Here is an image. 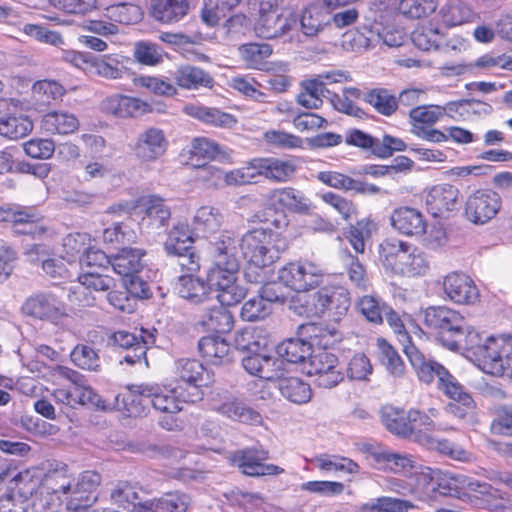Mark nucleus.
<instances>
[{
  "label": "nucleus",
  "instance_id": "obj_34",
  "mask_svg": "<svg viewBox=\"0 0 512 512\" xmlns=\"http://www.w3.org/2000/svg\"><path fill=\"white\" fill-rule=\"evenodd\" d=\"M274 380L277 381V388L286 400L298 405L306 404L311 400L310 385L298 377H282V367L279 377Z\"/></svg>",
  "mask_w": 512,
  "mask_h": 512
},
{
  "label": "nucleus",
  "instance_id": "obj_10",
  "mask_svg": "<svg viewBox=\"0 0 512 512\" xmlns=\"http://www.w3.org/2000/svg\"><path fill=\"white\" fill-rule=\"evenodd\" d=\"M404 352L420 381L430 384L434 379H437V388L442 393H449L448 388L453 387L458 382L443 365L426 358L415 345H404Z\"/></svg>",
  "mask_w": 512,
  "mask_h": 512
},
{
  "label": "nucleus",
  "instance_id": "obj_47",
  "mask_svg": "<svg viewBox=\"0 0 512 512\" xmlns=\"http://www.w3.org/2000/svg\"><path fill=\"white\" fill-rule=\"evenodd\" d=\"M439 14L441 20L447 26H457L473 21L475 13L469 5L460 0H450L444 4Z\"/></svg>",
  "mask_w": 512,
  "mask_h": 512
},
{
  "label": "nucleus",
  "instance_id": "obj_53",
  "mask_svg": "<svg viewBox=\"0 0 512 512\" xmlns=\"http://www.w3.org/2000/svg\"><path fill=\"white\" fill-rule=\"evenodd\" d=\"M88 245H90V236L87 233H70L62 240L61 258L70 264L80 261Z\"/></svg>",
  "mask_w": 512,
  "mask_h": 512
},
{
  "label": "nucleus",
  "instance_id": "obj_45",
  "mask_svg": "<svg viewBox=\"0 0 512 512\" xmlns=\"http://www.w3.org/2000/svg\"><path fill=\"white\" fill-rule=\"evenodd\" d=\"M278 355L285 361L293 364L310 360L312 354V345L299 338H290L277 346Z\"/></svg>",
  "mask_w": 512,
  "mask_h": 512
},
{
  "label": "nucleus",
  "instance_id": "obj_30",
  "mask_svg": "<svg viewBox=\"0 0 512 512\" xmlns=\"http://www.w3.org/2000/svg\"><path fill=\"white\" fill-rule=\"evenodd\" d=\"M214 410L221 415L243 424L261 425L263 422L261 414L242 400L230 398L214 406Z\"/></svg>",
  "mask_w": 512,
  "mask_h": 512
},
{
  "label": "nucleus",
  "instance_id": "obj_64",
  "mask_svg": "<svg viewBox=\"0 0 512 512\" xmlns=\"http://www.w3.org/2000/svg\"><path fill=\"white\" fill-rule=\"evenodd\" d=\"M414 507V504L408 500L382 497L365 504L363 510L366 512H408Z\"/></svg>",
  "mask_w": 512,
  "mask_h": 512
},
{
  "label": "nucleus",
  "instance_id": "obj_5",
  "mask_svg": "<svg viewBox=\"0 0 512 512\" xmlns=\"http://www.w3.org/2000/svg\"><path fill=\"white\" fill-rule=\"evenodd\" d=\"M423 323L444 347L458 349L465 328V319L459 312L446 306L428 307Z\"/></svg>",
  "mask_w": 512,
  "mask_h": 512
},
{
  "label": "nucleus",
  "instance_id": "obj_54",
  "mask_svg": "<svg viewBox=\"0 0 512 512\" xmlns=\"http://www.w3.org/2000/svg\"><path fill=\"white\" fill-rule=\"evenodd\" d=\"M241 0H204L202 20L209 26H216L220 20L239 5Z\"/></svg>",
  "mask_w": 512,
  "mask_h": 512
},
{
  "label": "nucleus",
  "instance_id": "obj_41",
  "mask_svg": "<svg viewBox=\"0 0 512 512\" xmlns=\"http://www.w3.org/2000/svg\"><path fill=\"white\" fill-rule=\"evenodd\" d=\"M191 497L182 491L164 493L156 500H149L147 512H186Z\"/></svg>",
  "mask_w": 512,
  "mask_h": 512
},
{
  "label": "nucleus",
  "instance_id": "obj_55",
  "mask_svg": "<svg viewBox=\"0 0 512 512\" xmlns=\"http://www.w3.org/2000/svg\"><path fill=\"white\" fill-rule=\"evenodd\" d=\"M364 100L373 106L378 113L384 116H391L398 108L396 96L384 88L370 90L365 93Z\"/></svg>",
  "mask_w": 512,
  "mask_h": 512
},
{
  "label": "nucleus",
  "instance_id": "obj_23",
  "mask_svg": "<svg viewBox=\"0 0 512 512\" xmlns=\"http://www.w3.org/2000/svg\"><path fill=\"white\" fill-rule=\"evenodd\" d=\"M128 60L117 53L93 55L89 72L107 80H120L129 73Z\"/></svg>",
  "mask_w": 512,
  "mask_h": 512
},
{
  "label": "nucleus",
  "instance_id": "obj_4",
  "mask_svg": "<svg viewBox=\"0 0 512 512\" xmlns=\"http://www.w3.org/2000/svg\"><path fill=\"white\" fill-rule=\"evenodd\" d=\"M55 377L69 382L68 385H61L52 392L56 403L70 408H76L79 405L91 406L99 409H105V401L96 393V391L87 384V381L81 373L66 366H57L54 369Z\"/></svg>",
  "mask_w": 512,
  "mask_h": 512
},
{
  "label": "nucleus",
  "instance_id": "obj_3",
  "mask_svg": "<svg viewBox=\"0 0 512 512\" xmlns=\"http://www.w3.org/2000/svg\"><path fill=\"white\" fill-rule=\"evenodd\" d=\"M289 248V240L281 232L258 228L240 239V250L250 265L265 268L275 263Z\"/></svg>",
  "mask_w": 512,
  "mask_h": 512
},
{
  "label": "nucleus",
  "instance_id": "obj_7",
  "mask_svg": "<svg viewBox=\"0 0 512 512\" xmlns=\"http://www.w3.org/2000/svg\"><path fill=\"white\" fill-rule=\"evenodd\" d=\"M240 263H212L207 271V285L218 292L217 299L223 305H235L246 295V289L238 283Z\"/></svg>",
  "mask_w": 512,
  "mask_h": 512
},
{
  "label": "nucleus",
  "instance_id": "obj_42",
  "mask_svg": "<svg viewBox=\"0 0 512 512\" xmlns=\"http://www.w3.org/2000/svg\"><path fill=\"white\" fill-rule=\"evenodd\" d=\"M42 128L51 134H70L79 127L78 119L71 113L51 111L45 114L41 121Z\"/></svg>",
  "mask_w": 512,
  "mask_h": 512
},
{
  "label": "nucleus",
  "instance_id": "obj_25",
  "mask_svg": "<svg viewBox=\"0 0 512 512\" xmlns=\"http://www.w3.org/2000/svg\"><path fill=\"white\" fill-rule=\"evenodd\" d=\"M392 227L406 236H421L426 231L423 214L412 207H399L390 217Z\"/></svg>",
  "mask_w": 512,
  "mask_h": 512
},
{
  "label": "nucleus",
  "instance_id": "obj_35",
  "mask_svg": "<svg viewBox=\"0 0 512 512\" xmlns=\"http://www.w3.org/2000/svg\"><path fill=\"white\" fill-rule=\"evenodd\" d=\"M198 349L202 357L213 365L230 361V345L219 335L202 337L198 342Z\"/></svg>",
  "mask_w": 512,
  "mask_h": 512
},
{
  "label": "nucleus",
  "instance_id": "obj_28",
  "mask_svg": "<svg viewBox=\"0 0 512 512\" xmlns=\"http://www.w3.org/2000/svg\"><path fill=\"white\" fill-rule=\"evenodd\" d=\"M270 200L290 212L308 215L314 206L310 199L300 190L293 187H283L271 191Z\"/></svg>",
  "mask_w": 512,
  "mask_h": 512
},
{
  "label": "nucleus",
  "instance_id": "obj_21",
  "mask_svg": "<svg viewBox=\"0 0 512 512\" xmlns=\"http://www.w3.org/2000/svg\"><path fill=\"white\" fill-rule=\"evenodd\" d=\"M444 292L447 297L457 304H472L478 297L479 292L473 280L461 273H451L444 278Z\"/></svg>",
  "mask_w": 512,
  "mask_h": 512
},
{
  "label": "nucleus",
  "instance_id": "obj_46",
  "mask_svg": "<svg viewBox=\"0 0 512 512\" xmlns=\"http://www.w3.org/2000/svg\"><path fill=\"white\" fill-rule=\"evenodd\" d=\"M371 455L381 468L394 473H406L415 467V461L409 455L394 453L388 450L374 451Z\"/></svg>",
  "mask_w": 512,
  "mask_h": 512
},
{
  "label": "nucleus",
  "instance_id": "obj_48",
  "mask_svg": "<svg viewBox=\"0 0 512 512\" xmlns=\"http://www.w3.org/2000/svg\"><path fill=\"white\" fill-rule=\"evenodd\" d=\"M311 463L325 473L342 472L356 474L359 472V465L356 462L337 455L322 454L311 459Z\"/></svg>",
  "mask_w": 512,
  "mask_h": 512
},
{
  "label": "nucleus",
  "instance_id": "obj_11",
  "mask_svg": "<svg viewBox=\"0 0 512 512\" xmlns=\"http://www.w3.org/2000/svg\"><path fill=\"white\" fill-rule=\"evenodd\" d=\"M268 458V451L259 446L238 450L233 454L231 460L240 472L247 476L259 477L282 474L284 472L283 468L265 463Z\"/></svg>",
  "mask_w": 512,
  "mask_h": 512
},
{
  "label": "nucleus",
  "instance_id": "obj_57",
  "mask_svg": "<svg viewBox=\"0 0 512 512\" xmlns=\"http://www.w3.org/2000/svg\"><path fill=\"white\" fill-rule=\"evenodd\" d=\"M164 52L157 44L149 41H138L134 44L133 57L141 65L156 66L163 62Z\"/></svg>",
  "mask_w": 512,
  "mask_h": 512
},
{
  "label": "nucleus",
  "instance_id": "obj_19",
  "mask_svg": "<svg viewBox=\"0 0 512 512\" xmlns=\"http://www.w3.org/2000/svg\"><path fill=\"white\" fill-rule=\"evenodd\" d=\"M26 314L41 320L56 322L65 315L64 304L49 293L37 294L26 300L23 306Z\"/></svg>",
  "mask_w": 512,
  "mask_h": 512
},
{
  "label": "nucleus",
  "instance_id": "obj_12",
  "mask_svg": "<svg viewBox=\"0 0 512 512\" xmlns=\"http://www.w3.org/2000/svg\"><path fill=\"white\" fill-rule=\"evenodd\" d=\"M501 208L499 194L490 189H479L466 200L465 215L474 224H485L493 219Z\"/></svg>",
  "mask_w": 512,
  "mask_h": 512
},
{
  "label": "nucleus",
  "instance_id": "obj_60",
  "mask_svg": "<svg viewBox=\"0 0 512 512\" xmlns=\"http://www.w3.org/2000/svg\"><path fill=\"white\" fill-rule=\"evenodd\" d=\"M376 230V224L370 219H362L352 225L348 231V241L357 253H364L365 241Z\"/></svg>",
  "mask_w": 512,
  "mask_h": 512
},
{
  "label": "nucleus",
  "instance_id": "obj_58",
  "mask_svg": "<svg viewBox=\"0 0 512 512\" xmlns=\"http://www.w3.org/2000/svg\"><path fill=\"white\" fill-rule=\"evenodd\" d=\"M438 0H400L399 12L410 19L428 17L435 12Z\"/></svg>",
  "mask_w": 512,
  "mask_h": 512
},
{
  "label": "nucleus",
  "instance_id": "obj_20",
  "mask_svg": "<svg viewBox=\"0 0 512 512\" xmlns=\"http://www.w3.org/2000/svg\"><path fill=\"white\" fill-rule=\"evenodd\" d=\"M43 481V469L32 467L18 472L12 479L13 493L19 498L28 500L33 498V507L39 508V498L41 497Z\"/></svg>",
  "mask_w": 512,
  "mask_h": 512
},
{
  "label": "nucleus",
  "instance_id": "obj_2",
  "mask_svg": "<svg viewBox=\"0 0 512 512\" xmlns=\"http://www.w3.org/2000/svg\"><path fill=\"white\" fill-rule=\"evenodd\" d=\"M379 258L384 267L406 277L424 276L430 269V262L421 249L396 238L380 244Z\"/></svg>",
  "mask_w": 512,
  "mask_h": 512
},
{
  "label": "nucleus",
  "instance_id": "obj_8",
  "mask_svg": "<svg viewBox=\"0 0 512 512\" xmlns=\"http://www.w3.org/2000/svg\"><path fill=\"white\" fill-rule=\"evenodd\" d=\"M476 358L482 370L491 375L507 376L512 364V336H490L478 347Z\"/></svg>",
  "mask_w": 512,
  "mask_h": 512
},
{
  "label": "nucleus",
  "instance_id": "obj_51",
  "mask_svg": "<svg viewBox=\"0 0 512 512\" xmlns=\"http://www.w3.org/2000/svg\"><path fill=\"white\" fill-rule=\"evenodd\" d=\"M264 178L274 183L288 182L296 172V166L292 161L276 157H264Z\"/></svg>",
  "mask_w": 512,
  "mask_h": 512
},
{
  "label": "nucleus",
  "instance_id": "obj_13",
  "mask_svg": "<svg viewBox=\"0 0 512 512\" xmlns=\"http://www.w3.org/2000/svg\"><path fill=\"white\" fill-rule=\"evenodd\" d=\"M169 142L164 131L150 126L141 131L133 146V153L141 163H153L167 151Z\"/></svg>",
  "mask_w": 512,
  "mask_h": 512
},
{
  "label": "nucleus",
  "instance_id": "obj_40",
  "mask_svg": "<svg viewBox=\"0 0 512 512\" xmlns=\"http://www.w3.org/2000/svg\"><path fill=\"white\" fill-rule=\"evenodd\" d=\"M289 308L295 314L306 318H319L323 316L320 289L312 294L298 292L290 299Z\"/></svg>",
  "mask_w": 512,
  "mask_h": 512
},
{
  "label": "nucleus",
  "instance_id": "obj_1",
  "mask_svg": "<svg viewBox=\"0 0 512 512\" xmlns=\"http://www.w3.org/2000/svg\"><path fill=\"white\" fill-rule=\"evenodd\" d=\"M116 400L118 406H122L130 416L134 417L142 415L147 404L165 413H177L182 410L174 388H162L157 384L129 385L125 392L116 397Z\"/></svg>",
  "mask_w": 512,
  "mask_h": 512
},
{
  "label": "nucleus",
  "instance_id": "obj_36",
  "mask_svg": "<svg viewBox=\"0 0 512 512\" xmlns=\"http://www.w3.org/2000/svg\"><path fill=\"white\" fill-rule=\"evenodd\" d=\"M146 252L139 248H123L112 257L111 266L115 273L126 278L138 274L143 268L142 259Z\"/></svg>",
  "mask_w": 512,
  "mask_h": 512
},
{
  "label": "nucleus",
  "instance_id": "obj_6",
  "mask_svg": "<svg viewBox=\"0 0 512 512\" xmlns=\"http://www.w3.org/2000/svg\"><path fill=\"white\" fill-rule=\"evenodd\" d=\"M43 481L39 508L57 511L64 501H69L73 476L65 463L52 461L42 467Z\"/></svg>",
  "mask_w": 512,
  "mask_h": 512
},
{
  "label": "nucleus",
  "instance_id": "obj_62",
  "mask_svg": "<svg viewBox=\"0 0 512 512\" xmlns=\"http://www.w3.org/2000/svg\"><path fill=\"white\" fill-rule=\"evenodd\" d=\"M72 362L84 370L97 371L100 368L98 353L91 346L78 344L70 354Z\"/></svg>",
  "mask_w": 512,
  "mask_h": 512
},
{
  "label": "nucleus",
  "instance_id": "obj_50",
  "mask_svg": "<svg viewBox=\"0 0 512 512\" xmlns=\"http://www.w3.org/2000/svg\"><path fill=\"white\" fill-rule=\"evenodd\" d=\"M226 306L220 303V306L208 309L201 319L203 327L217 333L229 332L233 327V317Z\"/></svg>",
  "mask_w": 512,
  "mask_h": 512
},
{
  "label": "nucleus",
  "instance_id": "obj_39",
  "mask_svg": "<svg viewBox=\"0 0 512 512\" xmlns=\"http://www.w3.org/2000/svg\"><path fill=\"white\" fill-rule=\"evenodd\" d=\"M178 295L192 304L204 302L209 295L208 285L193 275H181L175 286Z\"/></svg>",
  "mask_w": 512,
  "mask_h": 512
},
{
  "label": "nucleus",
  "instance_id": "obj_15",
  "mask_svg": "<svg viewBox=\"0 0 512 512\" xmlns=\"http://www.w3.org/2000/svg\"><path fill=\"white\" fill-rule=\"evenodd\" d=\"M102 112L118 118H137L154 111L148 102L128 95L113 94L107 96L100 104Z\"/></svg>",
  "mask_w": 512,
  "mask_h": 512
},
{
  "label": "nucleus",
  "instance_id": "obj_31",
  "mask_svg": "<svg viewBox=\"0 0 512 512\" xmlns=\"http://www.w3.org/2000/svg\"><path fill=\"white\" fill-rule=\"evenodd\" d=\"M320 298L323 304V315L329 312L336 321L347 313L351 303L348 290L341 286L320 288Z\"/></svg>",
  "mask_w": 512,
  "mask_h": 512
},
{
  "label": "nucleus",
  "instance_id": "obj_14",
  "mask_svg": "<svg viewBox=\"0 0 512 512\" xmlns=\"http://www.w3.org/2000/svg\"><path fill=\"white\" fill-rule=\"evenodd\" d=\"M307 373L315 377L319 387L325 389L337 386L344 379L337 357L327 351H320L310 357Z\"/></svg>",
  "mask_w": 512,
  "mask_h": 512
},
{
  "label": "nucleus",
  "instance_id": "obj_17",
  "mask_svg": "<svg viewBox=\"0 0 512 512\" xmlns=\"http://www.w3.org/2000/svg\"><path fill=\"white\" fill-rule=\"evenodd\" d=\"M136 207L143 213V224L152 230H163L168 227L171 209L165 200L158 195H144L137 199Z\"/></svg>",
  "mask_w": 512,
  "mask_h": 512
},
{
  "label": "nucleus",
  "instance_id": "obj_59",
  "mask_svg": "<svg viewBox=\"0 0 512 512\" xmlns=\"http://www.w3.org/2000/svg\"><path fill=\"white\" fill-rule=\"evenodd\" d=\"M411 40L418 49L430 51L439 48L442 36L438 28L429 24L416 28L412 32Z\"/></svg>",
  "mask_w": 512,
  "mask_h": 512
},
{
  "label": "nucleus",
  "instance_id": "obj_52",
  "mask_svg": "<svg viewBox=\"0 0 512 512\" xmlns=\"http://www.w3.org/2000/svg\"><path fill=\"white\" fill-rule=\"evenodd\" d=\"M193 239L190 235L188 225L177 223L168 232L164 242V249L168 255L182 254L192 247Z\"/></svg>",
  "mask_w": 512,
  "mask_h": 512
},
{
  "label": "nucleus",
  "instance_id": "obj_18",
  "mask_svg": "<svg viewBox=\"0 0 512 512\" xmlns=\"http://www.w3.org/2000/svg\"><path fill=\"white\" fill-rule=\"evenodd\" d=\"M448 390L449 393L443 394L451 399V402L444 407L443 419L451 416L459 421L472 422L476 405L470 393L459 382L455 383L453 387L448 388Z\"/></svg>",
  "mask_w": 512,
  "mask_h": 512
},
{
  "label": "nucleus",
  "instance_id": "obj_24",
  "mask_svg": "<svg viewBox=\"0 0 512 512\" xmlns=\"http://www.w3.org/2000/svg\"><path fill=\"white\" fill-rule=\"evenodd\" d=\"M409 422L412 426V435L416 430L429 432H449L456 430L454 423L443 419L442 413L431 407L427 412L419 409L408 410Z\"/></svg>",
  "mask_w": 512,
  "mask_h": 512
},
{
  "label": "nucleus",
  "instance_id": "obj_22",
  "mask_svg": "<svg viewBox=\"0 0 512 512\" xmlns=\"http://www.w3.org/2000/svg\"><path fill=\"white\" fill-rule=\"evenodd\" d=\"M459 190L450 184L433 186L427 193L425 202L433 217H441L453 211L458 203Z\"/></svg>",
  "mask_w": 512,
  "mask_h": 512
},
{
  "label": "nucleus",
  "instance_id": "obj_26",
  "mask_svg": "<svg viewBox=\"0 0 512 512\" xmlns=\"http://www.w3.org/2000/svg\"><path fill=\"white\" fill-rule=\"evenodd\" d=\"M183 112L189 117L214 127L231 129L237 123V119L234 115L223 112L218 108L204 106L199 103L186 104L183 107Z\"/></svg>",
  "mask_w": 512,
  "mask_h": 512
},
{
  "label": "nucleus",
  "instance_id": "obj_49",
  "mask_svg": "<svg viewBox=\"0 0 512 512\" xmlns=\"http://www.w3.org/2000/svg\"><path fill=\"white\" fill-rule=\"evenodd\" d=\"M254 30L259 37L272 39L289 30V24L281 14H269L255 18Z\"/></svg>",
  "mask_w": 512,
  "mask_h": 512
},
{
  "label": "nucleus",
  "instance_id": "obj_44",
  "mask_svg": "<svg viewBox=\"0 0 512 512\" xmlns=\"http://www.w3.org/2000/svg\"><path fill=\"white\" fill-rule=\"evenodd\" d=\"M33 129V123L23 114H6L0 117V135L10 140L27 136Z\"/></svg>",
  "mask_w": 512,
  "mask_h": 512
},
{
  "label": "nucleus",
  "instance_id": "obj_27",
  "mask_svg": "<svg viewBox=\"0 0 512 512\" xmlns=\"http://www.w3.org/2000/svg\"><path fill=\"white\" fill-rule=\"evenodd\" d=\"M282 365V360L262 354L260 351L248 353L242 358V366L249 374L269 381L279 377Z\"/></svg>",
  "mask_w": 512,
  "mask_h": 512
},
{
  "label": "nucleus",
  "instance_id": "obj_56",
  "mask_svg": "<svg viewBox=\"0 0 512 512\" xmlns=\"http://www.w3.org/2000/svg\"><path fill=\"white\" fill-rule=\"evenodd\" d=\"M378 355L382 365L394 377H402L405 372L404 363L396 350L384 339H378Z\"/></svg>",
  "mask_w": 512,
  "mask_h": 512
},
{
  "label": "nucleus",
  "instance_id": "obj_33",
  "mask_svg": "<svg viewBox=\"0 0 512 512\" xmlns=\"http://www.w3.org/2000/svg\"><path fill=\"white\" fill-rule=\"evenodd\" d=\"M113 503L132 512H147L149 500L143 501L137 489L129 482H118L110 493Z\"/></svg>",
  "mask_w": 512,
  "mask_h": 512
},
{
  "label": "nucleus",
  "instance_id": "obj_29",
  "mask_svg": "<svg viewBox=\"0 0 512 512\" xmlns=\"http://www.w3.org/2000/svg\"><path fill=\"white\" fill-rule=\"evenodd\" d=\"M238 247L240 248V240L237 239L235 234L231 231H224L209 242L207 251L212 263H239Z\"/></svg>",
  "mask_w": 512,
  "mask_h": 512
},
{
  "label": "nucleus",
  "instance_id": "obj_16",
  "mask_svg": "<svg viewBox=\"0 0 512 512\" xmlns=\"http://www.w3.org/2000/svg\"><path fill=\"white\" fill-rule=\"evenodd\" d=\"M101 482V476L95 471H84L77 480L73 479L70 489L69 501L66 503L67 510L80 512L89 507L94 501L92 493Z\"/></svg>",
  "mask_w": 512,
  "mask_h": 512
},
{
  "label": "nucleus",
  "instance_id": "obj_61",
  "mask_svg": "<svg viewBox=\"0 0 512 512\" xmlns=\"http://www.w3.org/2000/svg\"><path fill=\"white\" fill-rule=\"evenodd\" d=\"M357 308L368 321L378 324L383 320L387 305L374 295H366L359 299Z\"/></svg>",
  "mask_w": 512,
  "mask_h": 512
},
{
  "label": "nucleus",
  "instance_id": "obj_43",
  "mask_svg": "<svg viewBox=\"0 0 512 512\" xmlns=\"http://www.w3.org/2000/svg\"><path fill=\"white\" fill-rule=\"evenodd\" d=\"M381 422L388 431L401 437L412 436V426L409 422L408 411L392 406L383 407L381 410Z\"/></svg>",
  "mask_w": 512,
  "mask_h": 512
},
{
  "label": "nucleus",
  "instance_id": "obj_9",
  "mask_svg": "<svg viewBox=\"0 0 512 512\" xmlns=\"http://www.w3.org/2000/svg\"><path fill=\"white\" fill-rule=\"evenodd\" d=\"M325 269L309 260L291 261L278 270V280L296 292H307L323 283Z\"/></svg>",
  "mask_w": 512,
  "mask_h": 512
},
{
  "label": "nucleus",
  "instance_id": "obj_32",
  "mask_svg": "<svg viewBox=\"0 0 512 512\" xmlns=\"http://www.w3.org/2000/svg\"><path fill=\"white\" fill-rule=\"evenodd\" d=\"M224 222L225 216L218 207L203 205L196 210L192 225L197 233L207 237L218 232Z\"/></svg>",
  "mask_w": 512,
  "mask_h": 512
},
{
  "label": "nucleus",
  "instance_id": "obj_63",
  "mask_svg": "<svg viewBox=\"0 0 512 512\" xmlns=\"http://www.w3.org/2000/svg\"><path fill=\"white\" fill-rule=\"evenodd\" d=\"M176 372L183 382L208 384L204 379L205 368L195 359H179L176 361Z\"/></svg>",
  "mask_w": 512,
  "mask_h": 512
},
{
  "label": "nucleus",
  "instance_id": "obj_38",
  "mask_svg": "<svg viewBox=\"0 0 512 512\" xmlns=\"http://www.w3.org/2000/svg\"><path fill=\"white\" fill-rule=\"evenodd\" d=\"M189 9L187 0H153L152 16L162 23L181 20Z\"/></svg>",
  "mask_w": 512,
  "mask_h": 512
},
{
  "label": "nucleus",
  "instance_id": "obj_37",
  "mask_svg": "<svg viewBox=\"0 0 512 512\" xmlns=\"http://www.w3.org/2000/svg\"><path fill=\"white\" fill-rule=\"evenodd\" d=\"M173 77L179 87L187 90H196L201 87L210 88L213 85V78L209 73L192 65L178 67Z\"/></svg>",
  "mask_w": 512,
  "mask_h": 512
}]
</instances>
